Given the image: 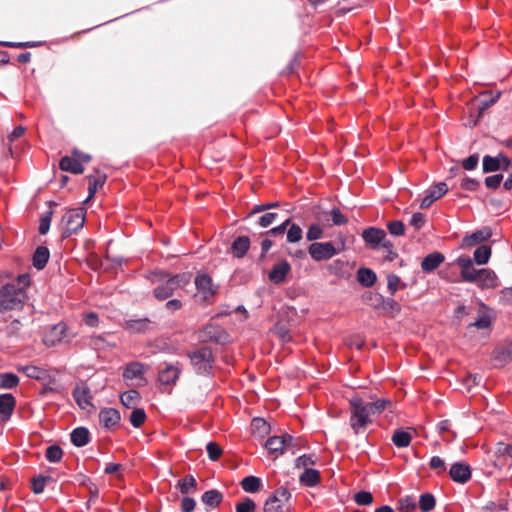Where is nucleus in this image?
Returning a JSON list of instances; mask_svg holds the SVG:
<instances>
[{
	"instance_id": "nucleus-31",
	"label": "nucleus",
	"mask_w": 512,
	"mask_h": 512,
	"mask_svg": "<svg viewBox=\"0 0 512 512\" xmlns=\"http://www.w3.org/2000/svg\"><path fill=\"white\" fill-rule=\"evenodd\" d=\"M411 439V433L405 430H397L392 436V441L397 447L409 446Z\"/></svg>"
},
{
	"instance_id": "nucleus-60",
	"label": "nucleus",
	"mask_w": 512,
	"mask_h": 512,
	"mask_svg": "<svg viewBox=\"0 0 512 512\" xmlns=\"http://www.w3.org/2000/svg\"><path fill=\"white\" fill-rule=\"evenodd\" d=\"M430 468L433 470L445 471V462L439 456H433L430 460Z\"/></svg>"
},
{
	"instance_id": "nucleus-19",
	"label": "nucleus",
	"mask_w": 512,
	"mask_h": 512,
	"mask_svg": "<svg viewBox=\"0 0 512 512\" xmlns=\"http://www.w3.org/2000/svg\"><path fill=\"white\" fill-rule=\"evenodd\" d=\"M477 283L482 288H494L497 286V277L496 274L489 269H479L477 273Z\"/></svg>"
},
{
	"instance_id": "nucleus-13",
	"label": "nucleus",
	"mask_w": 512,
	"mask_h": 512,
	"mask_svg": "<svg viewBox=\"0 0 512 512\" xmlns=\"http://www.w3.org/2000/svg\"><path fill=\"white\" fill-rule=\"evenodd\" d=\"M291 267L287 261H280L276 263L271 269L268 278L274 284H281L285 281L286 276L289 274Z\"/></svg>"
},
{
	"instance_id": "nucleus-28",
	"label": "nucleus",
	"mask_w": 512,
	"mask_h": 512,
	"mask_svg": "<svg viewBox=\"0 0 512 512\" xmlns=\"http://www.w3.org/2000/svg\"><path fill=\"white\" fill-rule=\"evenodd\" d=\"M18 371L24 373L26 376H28L30 378L37 379V380L44 379L47 375V373L44 369H41L37 366H32V365L19 366Z\"/></svg>"
},
{
	"instance_id": "nucleus-42",
	"label": "nucleus",
	"mask_w": 512,
	"mask_h": 512,
	"mask_svg": "<svg viewBox=\"0 0 512 512\" xmlns=\"http://www.w3.org/2000/svg\"><path fill=\"white\" fill-rule=\"evenodd\" d=\"M62 455V449L56 445L49 446L46 450L47 460L53 463L59 462L62 458Z\"/></svg>"
},
{
	"instance_id": "nucleus-5",
	"label": "nucleus",
	"mask_w": 512,
	"mask_h": 512,
	"mask_svg": "<svg viewBox=\"0 0 512 512\" xmlns=\"http://www.w3.org/2000/svg\"><path fill=\"white\" fill-rule=\"evenodd\" d=\"M85 222V212L83 209H72L66 212L63 216L61 225L65 236L81 229Z\"/></svg>"
},
{
	"instance_id": "nucleus-21",
	"label": "nucleus",
	"mask_w": 512,
	"mask_h": 512,
	"mask_svg": "<svg viewBox=\"0 0 512 512\" xmlns=\"http://www.w3.org/2000/svg\"><path fill=\"white\" fill-rule=\"evenodd\" d=\"M362 236L366 243L372 246H378L385 240L386 233L381 229L368 228L363 231Z\"/></svg>"
},
{
	"instance_id": "nucleus-52",
	"label": "nucleus",
	"mask_w": 512,
	"mask_h": 512,
	"mask_svg": "<svg viewBox=\"0 0 512 512\" xmlns=\"http://www.w3.org/2000/svg\"><path fill=\"white\" fill-rule=\"evenodd\" d=\"M206 448H207L209 458L211 460H217L222 453V449L220 448V446L214 442H209L207 444Z\"/></svg>"
},
{
	"instance_id": "nucleus-61",
	"label": "nucleus",
	"mask_w": 512,
	"mask_h": 512,
	"mask_svg": "<svg viewBox=\"0 0 512 512\" xmlns=\"http://www.w3.org/2000/svg\"><path fill=\"white\" fill-rule=\"evenodd\" d=\"M479 162L478 155H471L463 161V167L466 170H473L477 167Z\"/></svg>"
},
{
	"instance_id": "nucleus-8",
	"label": "nucleus",
	"mask_w": 512,
	"mask_h": 512,
	"mask_svg": "<svg viewBox=\"0 0 512 512\" xmlns=\"http://www.w3.org/2000/svg\"><path fill=\"white\" fill-rule=\"evenodd\" d=\"M148 367L140 362H131L126 365L123 371V379L132 385L143 386L146 384L144 377Z\"/></svg>"
},
{
	"instance_id": "nucleus-7",
	"label": "nucleus",
	"mask_w": 512,
	"mask_h": 512,
	"mask_svg": "<svg viewBox=\"0 0 512 512\" xmlns=\"http://www.w3.org/2000/svg\"><path fill=\"white\" fill-rule=\"evenodd\" d=\"M345 249V244H342L341 249H337L331 242H316L309 246V254L315 261H323L337 255L341 250Z\"/></svg>"
},
{
	"instance_id": "nucleus-43",
	"label": "nucleus",
	"mask_w": 512,
	"mask_h": 512,
	"mask_svg": "<svg viewBox=\"0 0 512 512\" xmlns=\"http://www.w3.org/2000/svg\"><path fill=\"white\" fill-rule=\"evenodd\" d=\"M387 286L391 294H395V292L401 287L405 288L406 284L401 283L400 278L395 274H389L387 276Z\"/></svg>"
},
{
	"instance_id": "nucleus-35",
	"label": "nucleus",
	"mask_w": 512,
	"mask_h": 512,
	"mask_svg": "<svg viewBox=\"0 0 512 512\" xmlns=\"http://www.w3.org/2000/svg\"><path fill=\"white\" fill-rule=\"evenodd\" d=\"M210 357H211V352L208 349L204 348V349H201V350L193 353L191 355V361H192L193 365L198 366V365H201L202 363L206 364L207 362H209ZM203 368L206 369V365H204Z\"/></svg>"
},
{
	"instance_id": "nucleus-10",
	"label": "nucleus",
	"mask_w": 512,
	"mask_h": 512,
	"mask_svg": "<svg viewBox=\"0 0 512 512\" xmlns=\"http://www.w3.org/2000/svg\"><path fill=\"white\" fill-rule=\"evenodd\" d=\"M293 438L290 435L270 437L266 442V448L275 456H279L292 445Z\"/></svg>"
},
{
	"instance_id": "nucleus-41",
	"label": "nucleus",
	"mask_w": 512,
	"mask_h": 512,
	"mask_svg": "<svg viewBox=\"0 0 512 512\" xmlns=\"http://www.w3.org/2000/svg\"><path fill=\"white\" fill-rule=\"evenodd\" d=\"M129 419L131 424L138 428L145 422L146 413L143 409L136 408L131 412Z\"/></svg>"
},
{
	"instance_id": "nucleus-58",
	"label": "nucleus",
	"mask_w": 512,
	"mask_h": 512,
	"mask_svg": "<svg viewBox=\"0 0 512 512\" xmlns=\"http://www.w3.org/2000/svg\"><path fill=\"white\" fill-rule=\"evenodd\" d=\"M503 179V176L500 174L489 176L485 179V184L488 188H497L501 181Z\"/></svg>"
},
{
	"instance_id": "nucleus-46",
	"label": "nucleus",
	"mask_w": 512,
	"mask_h": 512,
	"mask_svg": "<svg viewBox=\"0 0 512 512\" xmlns=\"http://www.w3.org/2000/svg\"><path fill=\"white\" fill-rule=\"evenodd\" d=\"M255 509L256 503L250 498H245L236 505V512H255Z\"/></svg>"
},
{
	"instance_id": "nucleus-57",
	"label": "nucleus",
	"mask_w": 512,
	"mask_h": 512,
	"mask_svg": "<svg viewBox=\"0 0 512 512\" xmlns=\"http://www.w3.org/2000/svg\"><path fill=\"white\" fill-rule=\"evenodd\" d=\"M425 223V217L422 213H414L411 217L410 224L415 229H420Z\"/></svg>"
},
{
	"instance_id": "nucleus-38",
	"label": "nucleus",
	"mask_w": 512,
	"mask_h": 512,
	"mask_svg": "<svg viewBox=\"0 0 512 512\" xmlns=\"http://www.w3.org/2000/svg\"><path fill=\"white\" fill-rule=\"evenodd\" d=\"M19 378L12 373H4L0 376V386L4 389H11L18 385Z\"/></svg>"
},
{
	"instance_id": "nucleus-62",
	"label": "nucleus",
	"mask_w": 512,
	"mask_h": 512,
	"mask_svg": "<svg viewBox=\"0 0 512 512\" xmlns=\"http://www.w3.org/2000/svg\"><path fill=\"white\" fill-rule=\"evenodd\" d=\"M478 185H479V183L475 179L468 178V177L464 178L461 183L462 188L469 190V191L476 190Z\"/></svg>"
},
{
	"instance_id": "nucleus-64",
	"label": "nucleus",
	"mask_w": 512,
	"mask_h": 512,
	"mask_svg": "<svg viewBox=\"0 0 512 512\" xmlns=\"http://www.w3.org/2000/svg\"><path fill=\"white\" fill-rule=\"evenodd\" d=\"M313 464V461L311 459V457L309 456H300L299 458H297L296 460V466L297 467H307L309 465Z\"/></svg>"
},
{
	"instance_id": "nucleus-59",
	"label": "nucleus",
	"mask_w": 512,
	"mask_h": 512,
	"mask_svg": "<svg viewBox=\"0 0 512 512\" xmlns=\"http://www.w3.org/2000/svg\"><path fill=\"white\" fill-rule=\"evenodd\" d=\"M276 217H277L276 213H273V212L266 213L265 215L260 217L259 224L262 227H268L275 221Z\"/></svg>"
},
{
	"instance_id": "nucleus-54",
	"label": "nucleus",
	"mask_w": 512,
	"mask_h": 512,
	"mask_svg": "<svg viewBox=\"0 0 512 512\" xmlns=\"http://www.w3.org/2000/svg\"><path fill=\"white\" fill-rule=\"evenodd\" d=\"M46 479L44 477H37L32 480V490L35 494H40L44 491Z\"/></svg>"
},
{
	"instance_id": "nucleus-3",
	"label": "nucleus",
	"mask_w": 512,
	"mask_h": 512,
	"mask_svg": "<svg viewBox=\"0 0 512 512\" xmlns=\"http://www.w3.org/2000/svg\"><path fill=\"white\" fill-rule=\"evenodd\" d=\"M291 493L285 487L276 489L264 503L263 512H291Z\"/></svg>"
},
{
	"instance_id": "nucleus-53",
	"label": "nucleus",
	"mask_w": 512,
	"mask_h": 512,
	"mask_svg": "<svg viewBox=\"0 0 512 512\" xmlns=\"http://www.w3.org/2000/svg\"><path fill=\"white\" fill-rule=\"evenodd\" d=\"M333 225H344L347 223V218L341 213L339 209H332L329 212Z\"/></svg>"
},
{
	"instance_id": "nucleus-47",
	"label": "nucleus",
	"mask_w": 512,
	"mask_h": 512,
	"mask_svg": "<svg viewBox=\"0 0 512 512\" xmlns=\"http://www.w3.org/2000/svg\"><path fill=\"white\" fill-rule=\"evenodd\" d=\"M354 500L358 505H370L373 502V496L368 491H360L355 494Z\"/></svg>"
},
{
	"instance_id": "nucleus-39",
	"label": "nucleus",
	"mask_w": 512,
	"mask_h": 512,
	"mask_svg": "<svg viewBox=\"0 0 512 512\" xmlns=\"http://www.w3.org/2000/svg\"><path fill=\"white\" fill-rule=\"evenodd\" d=\"M121 402L126 407H132L140 399V394L136 390H129L120 396Z\"/></svg>"
},
{
	"instance_id": "nucleus-6",
	"label": "nucleus",
	"mask_w": 512,
	"mask_h": 512,
	"mask_svg": "<svg viewBox=\"0 0 512 512\" xmlns=\"http://www.w3.org/2000/svg\"><path fill=\"white\" fill-rule=\"evenodd\" d=\"M69 335L68 327L64 322H59L51 326L43 336V343L48 347H53L72 338Z\"/></svg>"
},
{
	"instance_id": "nucleus-33",
	"label": "nucleus",
	"mask_w": 512,
	"mask_h": 512,
	"mask_svg": "<svg viewBox=\"0 0 512 512\" xmlns=\"http://www.w3.org/2000/svg\"><path fill=\"white\" fill-rule=\"evenodd\" d=\"M250 241L248 237H239L232 244V251L235 256L242 257L248 250Z\"/></svg>"
},
{
	"instance_id": "nucleus-49",
	"label": "nucleus",
	"mask_w": 512,
	"mask_h": 512,
	"mask_svg": "<svg viewBox=\"0 0 512 512\" xmlns=\"http://www.w3.org/2000/svg\"><path fill=\"white\" fill-rule=\"evenodd\" d=\"M196 485V481L192 476L185 477L179 481L178 486L182 493H188Z\"/></svg>"
},
{
	"instance_id": "nucleus-20",
	"label": "nucleus",
	"mask_w": 512,
	"mask_h": 512,
	"mask_svg": "<svg viewBox=\"0 0 512 512\" xmlns=\"http://www.w3.org/2000/svg\"><path fill=\"white\" fill-rule=\"evenodd\" d=\"M119 420L120 414L116 409L106 408L99 413V421L106 428L115 426Z\"/></svg>"
},
{
	"instance_id": "nucleus-34",
	"label": "nucleus",
	"mask_w": 512,
	"mask_h": 512,
	"mask_svg": "<svg viewBox=\"0 0 512 512\" xmlns=\"http://www.w3.org/2000/svg\"><path fill=\"white\" fill-rule=\"evenodd\" d=\"M491 256V249L488 246H480L474 251V260L478 265L488 263Z\"/></svg>"
},
{
	"instance_id": "nucleus-15",
	"label": "nucleus",
	"mask_w": 512,
	"mask_h": 512,
	"mask_svg": "<svg viewBox=\"0 0 512 512\" xmlns=\"http://www.w3.org/2000/svg\"><path fill=\"white\" fill-rule=\"evenodd\" d=\"M448 191V187L445 183L440 182L436 186L432 187L422 199L420 207L428 208L434 201L441 198Z\"/></svg>"
},
{
	"instance_id": "nucleus-51",
	"label": "nucleus",
	"mask_w": 512,
	"mask_h": 512,
	"mask_svg": "<svg viewBox=\"0 0 512 512\" xmlns=\"http://www.w3.org/2000/svg\"><path fill=\"white\" fill-rule=\"evenodd\" d=\"M387 228L390 234L394 236H401L404 234V224L401 221H393L388 223Z\"/></svg>"
},
{
	"instance_id": "nucleus-30",
	"label": "nucleus",
	"mask_w": 512,
	"mask_h": 512,
	"mask_svg": "<svg viewBox=\"0 0 512 512\" xmlns=\"http://www.w3.org/2000/svg\"><path fill=\"white\" fill-rule=\"evenodd\" d=\"M74 398H75L77 404L82 409H87L89 406H91L89 392H88L87 388H85V387H77L74 390Z\"/></svg>"
},
{
	"instance_id": "nucleus-37",
	"label": "nucleus",
	"mask_w": 512,
	"mask_h": 512,
	"mask_svg": "<svg viewBox=\"0 0 512 512\" xmlns=\"http://www.w3.org/2000/svg\"><path fill=\"white\" fill-rule=\"evenodd\" d=\"M436 504L435 498L430 493H425L420 496L419 507L422 512H429L434 509Z\"/></svg>"
},
{
	"instance_id": "nucleus-36",
	"label": "nucleus",
	"mask_w": 512,
	"mask_h": 512,
	"mask_svg": "<svg viewBox=\"0 0 512 512\" xmlns=\"http://www.w3.org/2000/svg\"><path fill=\"white\" fill-rule=\"evenodd\" d=\"M221 500H222V495L217 490L206 491L202 496L203 503H205L206 505L212 506V507L219 505Z\"/></svg>"
},
{
	"instance_id": "nucleus-55",
	"label": "nucleus",
	"mask_w": 512,
	"mask_h": 512,
	"mask_svg": "<svg viewBox=\"0 0 512 512\" xmlns=\"http://www.w3.org/2000/svg\"><path fill=\"white\" fill-rule=\"evenodd\" d=\"M84 323L89 327H96L99 324L98 315L94 312H89L83 315Z\"/></svg>"
},
{
	"instance_id": "nucleus-26",
	"label": "nucleus",
	"mask_w": 512,
	"mask_h": 512,
	"mask_svg": "<svg viewBox=\"0 0 512 512\" xmlns=\"http://www.w3.org/2000/svg\"><path fill=\"white\" fill-rule=\"evenodd\" d=\"M89 432L84 427H79L71 433V441L74 445L82 447L88 443Z\"/></svg>"
},
{
	"instance_id": "nucleus-18",
	"label": "nucleus",
	"mask_w": 512,
	"mask_h": 512,
	"mask_svg": "<svg viewBox=\"0 0 512 512\" xmlns=\"http://www.w3.org/2000/svg\"><path fill=\"white\" fill-rule=\"evenodd\" d=\"M509 160L502 154H499L496 157H491L486 155L483 158V171L488 172H494L500 169L502 165H508Z\"/></svg>"
},
{
	"instance_id": "nucleus-48",
	"label": "nucleus",
	"mask_w": 512,
	"mask_h": 512,
	"mask_svg": "<svg viewBox=\"0 0 512 512\" xmlns=\"http://www.w3.org/2000/svg\"><path fill=\"white\" fill-rule=\"evenodd\" d=\"M399 510L403 512H412L416 508L414 500L407 496L399 500Z\"/></svg>"
},
{
	"instance_id": "nucleus-2",
	"label": "nucleus",
	"mask_w": 512,
	"mask_h": 512,
	"mask_svg": "<svg viewBox=\"0 0 512 512\" xmlns=\"http://www.w3.org/2000/svg\"><path fill=\"white\" fill-rule=\"evenodd\" d=\"M24 290L14 283L6 284L0 290V311L18 310L23 306Z\"/></svg>"
},
{
	"instance_id": "nucleus-50",
	"label": "nucleus",
	"mask_w": 512,
	"mask_h": 512,
	"mask_svg": "<svg viewBox=\"0 0 512 512\" xmlns=\"http://www.w3.org/2000/svg\"><path fill=\"white\" fill-rule=\"evenodd\" d=\"M252 428L260 434H266L269 430L267 422L262 418H254L252 421Z\"/></svg>"
},
{
	"instance_id": "nucleus-16",
	"label": "nucleus",
	"mask_w": 512,
	"mask_h": 512,
	"mask_svg": "<svg viewBox=\"0 0 512 512\" xmlns=\"http://www.w3.org/2000/svg\"><path fill=\"white\" fill-rule=\"evenodd\" d=\"M15 407V398L11 394L0 395V421L10 418Z\"/></svg>"
},
{
	"instance_id": "nucleus-24",
	"label": "nucleus",
	"mask_w": 512,
	"mask_h": 512,
	"mask_svg": "<svg viewBox=\"0 0 512 512\" xmlns=\"http://www.w3.org/2000/svg\"><path fill=\"white\" fill-rule=\"evenodd\" d=\"M491 319V312L486 307H482L478 312L476 321L470 324L469 328L488 329L491 325Z\"/></svg>"
},
{
	"instance_id": "nucleus-1",
	"label": "nucleus",
	"mask_w": 512,
	"mask_h": 512,
	"mask_svg": "<svg viewBox=\"0 0 512 512\" xmlns=\"http://www.w3.org/2000/svg\"><path fill=\"white\" fill-rule=\"evenodd\" d=\"M389 404L390 401L387 400H377L374 403H365L359 397L351 398V428L357 434L363 432L367 425L372 422V417L384 411L386 406Z\"/></svg>"
},
{
	"instance_id": "nucleus-40",
	"label": "nucleus",
	"mask_w": 512,
	"mask_h": 512,
	"mask_svg": "<svg viewBox=\"0 0 512 512\" xmlns=\"http://www.w3.org/2000/svg\"><path fill=\"white\" fill-rule=\"evenodd\" d=\"M303 237V231L297 224H291L287 231V241L289 243H297Z\"/></svg>"
},
{
	"instance_id": "nucleus-27",
	"label": "nucleus",
	"mask_w": 512,
	"mask_h": 512,
	"mask_svg": "<svg viewBox=\"0 0 512 512\" xmlns=\"http://www.w3.org/2000/svg\"><path fill=\"white\" fill-rule=\"evenodd\" d=\"M320 481V474L315 469H305L300 475V482L306 486H315Z\"/></svg>"
},
{
	"instance_id": "nucleus-23",
	"label": "nucleus",
	"mask_w": 512,
	"mask_h": 512,
	"mask_svg": "<svg viewBox=\"0 0 512 512\" xmlns=\"http://www.w3.org/2000/svg\"><path fill=\"white\" fill-rule=\"evenodd\" d=\"M60 168L63 171H68L74 174H81L84 171L83 165L81 164L79 159H75L73 157L65 156L60 161Z\"/></svg>"
},
{
	"instance_id": "nucleus-44",
	"label": "nucleus",
	"mask_w": 512,
	"mask_h": 512,
	"mask_svg": "<svg viewBox=\"0 0 512 512\" xmlns=\"http://www.w3.org/2000/svg\"><path fill=\"white\" fill-rule=\"evenodd\" d=\"M323 235V228L320 226L319 223L312 224L309 226L306 237L309 241H314L322 238Z\"/></svg>"
},
{
	"instance_id": "nucleus-9",
	"label": "nucleus",
	"mask_w": 512,
	"mask_h": 512,
	"mask_svg": "<svg viewBox=\"0 0 512 512\" xmlns=\"http://www.w3.org/2000/svg\"><path fill=\"white\" fill-rule=\"evenodd\" d=\"M454 264L460 268L461 279L465 282L475 283L477 281V276L479 269H475L473 267L472 259L467 255L459 256Z\"/></svg>"
},
{
	"instance_id": "nucleus-63",
	"label": "nucleus",
	"mask_w": 512,
	"mask_h": 512,
	"mask_svg": "<svg viewBox=\"0 0 512 512\" xmlns=\"http://www.w3.org/2000/svg\"><path fill=\"white\" fill-rule=\"evenodd\" d=\"M195 501L192 498L185 497L182 500L181 508L183 512H191L195 508Z\"/></svg>"
},
{
	"instance_id": "nucleus-45",
	"label": "nucleus",
	"mask_w": 512,
	"mask_h": 512,
	"mask_svg": "<svg viewBox=\"0 0 512 512\" xmlns=\"http://www.w3.org/2000/svg\"><path fill=\"white\" fill-rule=\"evenodd\" d=\"M88 182H89V184H88L89 195H88V198L85 200V202H87L89 199H91L94 196L97 189L103 185L104 180L90 176L88 178Z\"/></svg>"
},
{
	"instance_id": "nucleus-56",
	"label": "nucleus",
	"mask_w": 512,
	"mask_h": 512,
	"mask_svg": "<svg viewBox=\"0 0 512 512\" xmlns=\"http://www.w3.org/2000/svg\"><path fill=\"white\" fill-rule=\"evenodd\" d=\"M51 212H48L44 217L40 220L39 232L40 234H46L49 231L51 224Z\"/></svg>"
},
{
	"instance_id": "nucleus-32",
	"label": "nucleus",
	"mask_w": 512,
	"mask_h": 512,
	"mask_svg": "<svg viewBox=\"0 0 512 512\" xmlns=\"http://www.w3.org/2000/svg\"><path fill=\"white\" fill-rule=\"evenodd\" d=\"M241 486L245 492L255 493L260 489L261 479L255 476H247L241 481Z\"/></svg>"
},
{
	"instance_id": "nucleus-12",
	"label": "nucleus",
	"mask_w": 512,
	"mask_h": 512,
	"mask_svg": "<svg viewBox=\"0 0 512 512\" xmlns=\"http://www.w3.org/2000/svg\"><path fill=\"white\" fill-rule=\"evenodd\" d=\"M195 285L203 299H208L216 293V287L213 285L211 278L206 274L198 275L195 278Z\"/></svg>"
},
{
	"instance_id": "nucleus-22",
	"label": "nucleus",
	"mask_w": 512,
	"mask_h": 512,
	"mask_svg": "<svg viewBox=\"0 0 512 512\" xmlns=\"http://www.w3.org/2000/svg\"><path fill=\"white\" fill-rule=\"evenodd\" d=\"M445 257L439 252H433L427 255L421 263V268L424 272H432L443 263Z\"/></svg>"
},
{
	"instance_id": "nucleus-17",
	"label": "nucleus",
	"mask_w": 512,
	"mask_h": 512,
	"mask_svg": "<svg viewBox=\"0 0 512 512\" xmlns=\"http://www.w3.org/2000/svg\"><path fill=\"white\" fill-rule=\"evenodd\" d=\"M490 237H491V231L488 228L478 230V231L472 233L471 235L464 237L461 242V247L467 248V247L474 246L480 242L487 240Z\"/></svg>"
},
{
	"instance_id": "nucleus-11",
	"label": "nucleus",
	"mask_w": 512,
	"mask_h": 512,
	"mask_svg": "<svg viewBox=\"0 0 512 512\" xmlns=\"http://www.w3.org/2000/svg\"><path fill=\"white\" fill-rule=\"evenodd\" d=\"M180 373L181 369L177 365L165 364V366L159 370L158 380L162 385H174Z\"/></svg>"
},
{
	"instance_id": "nucleus-25",
	"label": "nucleus",
	"mask_w": 512,
	"mask_h": 512,
	"mask_svg": "<svg viewBox=\"0 0 512 512\" xmlns=\"http://www.w3.org/2000/svg\"><path fill=\"white\" fill-rule=\"evenodd\" d=\"M49 250L46 247H38L33 256V265L37 269H42L48 262Z\"/></svg>"
},
{
	"instance_id": "nucleus-29",
	"label": "nucleus",
	"mask_w": 512,
	"mask_h": 512,
	"mask_svg": "<svg viewBox=\"0 0 512 512\" xmlns=\"http://www.w3.org/2000/svg\"><path fill=\"white\" fill-rule=\"evenodd\" d=\"M357 279L363 286L370 287L376 281V274L370 269L361 268L358 270Z\"/></svg>"
},
{
	"instance_id": "nucleus-4",
	"label": "nucleus",
	"mask_w": 512,
	"mask_h": 512,
	"mask_svg": "<svg viewBox=\"0 0 512 512\" xmlns=\"http://www.w3.org/2000/svg\"><path fill=\"white\" fill-rule=\"evenodd\" d=\"M189 274L176 275L167 280L165 284L154 290V296L159 300H165L172 296L177 290L184 288L190 283Z\"/></svg>"
},
{
	"instance_id": "nucleus-14",
	"label": "nucleus",
	"mask_w": 512,
	"mask_h": 512,
	"mask_svg": "<svg viewBox=\"0 0 512 512\" xmlns=\"http://www.w3.org/2000/svg\"><path fill=\"white\" fill-rule=\"evenodd\" d=\"M449 474L453 481L458 483H466L471 478V470L469 465L458 462L451 466Z\"/></svg>"
}]
</instances>
